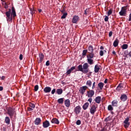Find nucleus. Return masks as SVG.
I'll return each instance as SVG.
<instances>
[{"instance_id":"ddd939ff","label":"nucleus","mask_w":131,"mask_h":131,"mask_svg":"<svg viewBox=\"0 0 131 131\" xmlns=\"http://www.w3.org/2000/svg\"><path fill=\"white\" fill-rule=\"evenodd\" d=\"M50 125V122L49 121L46 120L45 121L43 122L42 126L43 127H44V128H47V127H49Z\"/></svg>"},{"instance_id":"473e14b6","label":"nucleus","mask_w":131,"mask_h":131,"mask_svg":"<svg viewBox=\"0 0 131 131\" xmlns=\"http://www.w3.org/2000/svg\"><path fill=\"white\" fill-rule=\"evenodd\" d=\"M92 81L91 80L87 81L86 83V85H88V86H89V88H92Z\"/></svg>"},{"instance_id":"e2e57ef3","label":"nucleus","mask_w":131,"mask_h":131,"mask_svg":"<svg viewBox=\"0 0 131 131\" xmlns=\"http://www.w3.org/2000/svg\"><path fill=\"white\" fill-rule=\"evenodd\" d=\"M61 13H64V12H65V9L63 8V9L62 10L60 11Z\"/></svg>"},{"instance_id":"5fc2aeb1","label":"nucleus","mask_w":131,"mask_h":131,"mask_svg":"<svg viewBox=\"0 0 131 131\" xmlns=\"http://www.w3.org/2000/svg\"><path fill=\"white\" fill-rule=\"evenodd\" d=\"M19 59L20 60H23V55L20 54V55H19Z\"/></svg>"},{"instance_id":"72a5a7b5","label":"nucleus","mask_w":131,"mask_h":131,"mask_svg":"<svg viewBox=\"0 0 131 131\" xmlns=\"http://www.w3.org/2000/svg\"><path fill=\"white\" fill-rule=\"evenodd\" d=\"M30 14L32 15V17L33 16V14L35 13V10L34 8H30Z\"/></svg>"},{"instance_id":"a878e982","label":"nucleus","mask_w":131,"mask_h":131,"mask_svg":"<svg viewBox=\"0 0 131 131\" xmlns=\"http://www.w3.org/2000/svg\"><path fill=\"white\" fill-rule=\"evenodd\" d=\"M86 60L88 64L89 65H93L95 63L94 62V59H90L87 58Z\"/></svg>"},{"instance_id":"1a4fd4ad","label":"nucleus","mask_w":131,"mask_h":131,"mask_svg":"<svg viewBox=\"0 0 131 131\" xmlns=\"http://www.w3.org/2000/svg\"><path fill=\"white\" fill-rule=\"evenodd\" d=\"M80 111H81V107L79 105L77 106L74 109V112L77 115L79 114V113H80Z\"/></svg>"},{"instance_id":"338daca9","label":"nucleus","mask_w":131,"mask_h":131,"mask_svg":"<svg viewBox=\"0 0 131 131\" xmlns=\"http://www.w3.org/2000/svg\"><path fill=\"white\" fill-rule=\"evenodd\" d=\"M38 11L39 13H41V11H42L41 9H38Z\"/></svg>"},{"instance_id":"603ef678","label":"nucleus","mask_w":131,"mask_h":131,"mask_svg":"<svg viewBox=\"0 0 131 131\" xmlns=\"http://www.w3.org/2000/svg\"><path fill=\"white\" fill-rule=\"evenodd\" d=\"M46 66H50V60H48L46 63Z\"/></svg>"},{"instance_id":"dca6fc26","label":"nucleus","mask_w":131,"mask_h":131,"mask_svg":"<svg viewBox=\"0 0 131 131\" xmlns=\"http://www.w3.org/2000/svg\"><path fill=\"white\" fill-rule=\"evenodd\" d=\"M39 60L38 61V63H41L42 61H43V58H45V55H43V54L41 53L39 55Z\"/></svg>"},{"instance_id":"6e6552de","label":"nucleus","mask_w":131,"mask_h":131,"mask_svg":"<svg viewBox=\"0 0 131 131\" xmlns=\"http://www.w3.org/2000/svg\"><path fill=\"white\" fill-rule=\"evenodd\" d=\"M97 111V107L95 105H92L90 108V113L92 115L95 114V113Z\"/></svg>"},{"instance_id":"f03ea898","label":"nucleus","mask_w":131,"mask_h":131,"mask_svg":"<svg viewBox=\"0 0 131 131\" xmlns=\"http://www.w3.org/2000/svg\"><path fill=\"white\" fill-rule=\"evenodd\" d=\"M129 7V6L128 5H127L126 6L122 7L120 12L119 13L120 16H126V13H127V8Z\"/></svg>"},{"instance_id":"5701e85b","label":"nucleus","mask_w":131,"mask_h":131,"mask_svg":"<svg viewBox=\"0 0 131 131\" xmlns=\"http://www.w3.org/2000/svg\"><path fill=\"white\" fill-rule=\"evenodd\" d=\"M112 105L113 107H117L118 105V101L117 100H114L112 102Z\"/></svg>"},{"instance_id":"c9c22d12","label":"nucleus","mask_w":131,"mask_h":131,"mask_svg":"<svg viewBox=\"0 0 131 131\" xmlns=\"http://www.w3.org/2000/svg\"><path fill=\"white\" fill-rule=\"evenodd\" d=\"M67 15H68V13L67 12H65L63 14V15L61 17V19H66V17H67Z\"/></svg>"},{"instance_id":"4468645a","label":"nucleus","mask_w":131,"mask_h":131,"mask_svg":"<svg viewBox=\"0 0 131 131\" xmlns=\"http://www.w3.org/2000/svg\"><path fill=\"white\" fill-rule=\"evenodd\" d=\"M51 91H52V88L49 86H46L43 89V92L44 93H51Z\"/></svg>"},{"instance_id":"0eeeda50","label":"nucleus","mask_w":131,"mask_h":131,"mask_svg":"<svg viewBox=\"0 0 131 131\" xmlns=\"http://www.w3.org/2000/svg\"><path fill=\"white\" fill-rule=\"evenodd\" d=\"M95 95V91L93 90H90L87 91V96L88 98H93V96Z\"/></svg>"},{"instance_id":"7c9ffc66","label":"nucleus","mask_w":131,"mask_h":131,"mask_svg":"<svg viewBox=\"0 0 131 131\" xmlns=\"http://www.w3.org/2000/svg\"><path fill=\"white\" fill-rule=\"evenodd\" d=\"M98 86L100 89V90H103V88H104V83L100 82L98 84Z\"/></svg>"},{"instance_id":"13d9d810","label":"nucleus","mask_w":131,"mask_h":131,"mask_svg":"<svg viewBox=\"0 0 131 131\" xmlns=\"http://www.w3.org/2000/svg\"><path fill=\"white\" fill-rule=\"evenodd\" d=\"M104 82V83H108V79H105Z\"/></svg>"},{"instance_id":"bb28decb","label":"nucleus","mask_w":131,"mask_h":131,"mask_svg":"<svg viewBox=\"0 0 131 131\" xmlns=\"http://www.w3.org/2000/svg\"><path fill=\"white\" fill-rule=\"evenodd\" d=\"M95 101L96 103H97V104H100V103H101L100 96H97V97H96Z\"/></svg>"},{"instance_id":"7ed1b4c3","label":"nucleus","mask_w":131,"mask_h":131,"mask_svg":"<svg viewBox=\"0 0 131 131\" xmlns=\"http://www.w3.org/2000/svg\"><path fill=\"white\" fill-rule=\"evenodd\" d=\"M90 67V65H89V63L85 62L83 65V73L84 74H86V73H88L89 72V68Z\"/></svg>"},{"instance_id":"39448f33","label":"nucleus","mask_w":131,"mask_h":131,"mask_svg":"<svg viewBox=\"0 0 131 131\" xmlns=\"http://www.w3.org/2000/svg\"><path fill=\"white\" fill-rule=\"evenodd\" d=\"M128 121H129V118H126L123 122V123H124V127L125 128H127L128 126H129L130 123Z\"/></svg>"},{"instance_id":"412c9836","label":"nucleus","mask_w":131,"mask_h":131,"mask_svg":"<svg viewBox=\"0 0 131 131\" xmlns=\"http://www.w3.org/2000/svg\"><path fill=\"white\" fill-rule=\"evenodd\" d=\"M5 122L7 124V125H9L11 122V120L10 119V118L9 117H6L5 119Z\"/></svg>"},{"instance_id":"f3484780","label":"nucleus","mask_w":131,"mask_h":131,"mask_svg":"<svg viewBox=\"0 0 131 131\" xmlns=\"http://www.w3.org/2000/svg\"><path fill=\"white\" fill-rule=\"evenodd\" d=\"M95 57V54L93 53H89L86 55V58L87 59H94V57Z\"/></svg>"},{"instance_id":"69168bd1","label":"nucleus","mask_w":131,"mask_h":131,"mask_svg":"<svg viewBox=\"0 0 131 131\" xmlns=\"http://www.w3.org/2000/svg\"><path fill=\"white\" fill-rule=\"evenodd\" d=\"M100 49V50H104V47L101 46Z\"/></svg>"},{"instance_id":"bf43d9fd","label":"nucleus","mask_w":131,"mask_h":131,"mask_svg":"<svg viewBox=\"0 0 131 131\" xmlns=\"http://www.w3.org/2000/svg\"><path fill=\"white\" fill-rule=\"evenodd\" d=\"M5 78H6V77H5L4 76H3L1 77V79H2V80H5Z\"/></svg>"},{"instance_id":"c756f323","label":"nucleus","mask_w":131,"mask_h":131,"mask_svg":"<svg viewBox=\"0 0 131 131\" xmlns=\"http://www.w3.org/2000/svg\"><path fill=\"white\" fill-rule=\"evenodd\" d=\"M56 94H57V95H62V94H63V89H57Z\"/></svg>"},{"instance_id":"6e6d98bb","label":"nucleus","mask_w":131,"mask_h":131,"mask_svg":"<svg viewBox=\"0 0 131 131\" xmlns=\"http://www.w3.org/2000/svg\"><path fill=\"white\" fill-rule=\"evenodd\" d=\"M5 9H8L9 8V6H8V4H7V3H5V6H4Z\"/></svg>"},{"instance_id":"de8ad7c7","label":"nucleus","mask_w":131,"mask_h":131,"mask_svg":"<svg viewBox=\"0 0 131 131\" xmlns=\"http://www.w3.org/2000/svg\"><path fill=\"white\" fill-rule=\"evenodd\" d=\"M93 101V98H90L88 100V102H89L91 104V103H92V102Z\"/></svg>"},{"instance_id":"79ce46f5","label":"nucleus","mask_w":131,"mask_h":131,"mask_svg":"<svg viewBox=\"0 0 131 131\" xmlns=\"http://www.w3.org/2000/svg\"><path fill=\"white\" fill-rule=\"evenodd\" d=\"M34 91H35V92H37V91H38V85H35Z\"/></svg>"},{"instance_id":"a18cd8bd","label":"nucleus","mask_w":131,"mask_h":131,"mask_svg":"<svg viewBox=\"0 0 131 131\" xmlns=\"http://www.w3.org/2000/svg\"><path fill=\"white\" fill-rule=\"evenodd\" d=\"M108 20H109V17H108V16L105 15L104 18L105 22H108Z\"/></svg>"},{"instance_id":"2f4dec72","label":"nucleus","mask_w":131,"mask_h":131,"mask_svg":"<svg viewBox=\"0 0 131 131\" xmlns=\"http://www.w3.org/2000/svg\"><path fill=\"white\" fill-rule=\"evenodd\" d=\"M57 102L59 104H63L64 103V98L58 99Z\"/></svg>"},{"instance_id":"8fccbe9b","label":"nucleus","mask_w":131,"mask_h":131,"mask_svg":"<svg viewBox=\"0 0 131 131\" xmlns=\"http://www.w3.org/2000/svg\"><path fill=\"white\" fill-rule=\"evenodd\" d=\"M55 93H56V89H54L52 91H51V94L52 95H54V94H55Z\"/></svg>"},{"instance_id":"49530a36","label":"nucleus","mask_w":131,"mask_h":131,"mask_svg":"<svg viewBox=\"0 0 131 131\" xmlns=\"http://www.w3.org/2000/svg\"><path fill=\"white\" fill-rule=\"evenodd\" d=\"M99 54H100V56H104V51H103V50L100 51Z\"/></svg>"},{"instance_id":"052dcab7","label":"nucleus","mask_w":131,"mask_h":131,"mask_svg":"<svg viewBox=\"0 0 131 131\" xmlns=\"http://www.w3.org/2000/svg\"><path fill=\"white\" fill-rule=\"evenodd\" d=\"M112 54H113V55H115V56H116V52H115V51H113Z\"/></svg>"},{"instance_id":"58836bf2","label":"nucleus","mask_w":131,"mask_h":131,"mask_svg":"<svg viewBox=\"0 0 131 131\" xmlns=\"http://www.w3.org/2000/svg\"><path fill=\"white\" fill-rule=\"evenodd\" d=\"M84 15H88V14H89V13H90V8H87L84 10Z\"/></svg>"},{"instance_id":"0e129e2a","label":"nucleus","mask_w":131,"mask_h":131,"mask_svg":"<svg viewBox=\"0 0 131 131\" xmlns=\"http://www.w3.org/2000/svg\"><path fill=\"white\" fill-rule=\"evenodd\" d=\"M128 55L129 57H131V51H130V52L128 53Z\"/></svg>"},{"instance_id":"423d86ee","label":"nucleus","mask_w":131,"mask_h":131,"mask_svg":"<svg viewBox=\"0 0 131 131\" xmlns=\"http://www.w3.org/2000/svg\"><path fill=\"white\" fill-rule=\"evenodd\" d=\"M89 88L88 86H83L80 88L79 92L81 95H84V93H85V91L86 90H88Z\"/></svg>"},{"instance_id":"20e7f679","label":"nucleus","mask_w":131,"mask_h":131,"mask_svg":"<svg viewBox=\"0 0 131 131\" xmlns=\"http://www.w3.org/2000/svg\"><path fill=\"white\" fill-rule=\"evenodd\" d=\"M7 114L9 115L11 118H12V117L14 116V111L12 107H10L8 108H7Z\"/></svg>"},{"instance_id":"c03bdc74","label":"nucleus","mask_w":131,"mask_h":131,"mask_svg":"<svg viewBox=\"0 0 131 131\" xmlns=\"http://www.w3.org/2000/svg\"><path fill=\"white\" fill-rule=\"evenodd\" d=\"M124 55L127 57L128 55V51L126 50L124 52Z\"/></svg>"},{"instance_id":"2eb2a0df","label":"nucleus","mask_w":131,"mask_h":131,"mask_svg":"<svg viewBox=\"0 0 131 131\" xmlns=\"http://www.w3.org/2000/svg\"><path fill=\"white\" fill-rule=\"evenodd\" d=\"M123 89V86L122 85V83L119 84L116 88V90L117 91V92H120V91H122Z\"/></svg>"},{"instance_id":"aec40b11","label":"nucleus","mask_w":131,"mask_h":131,"mask_svg":"<svg viewBox=\"0 0 131 131\" xmlns=\"http://www.w3.org/2000/svg\"><path fill=\"white\" fill-rule=\"evenodd\" d=\"M52 123H54L55 124H59L60 123V122L59 121V120L57 118H53L51 120Z\"/></svg>"},{"instance_id":"f8f14e48","label":"nucleus","mask_w":131,"mask_h":131,"mask_svg":"<svg viewBox=\"0 0 131 131\" xmlns=\"http://www.w3.org/2000/svg\"><path fill=\"white\" fill-rule=\"evenodd\" d=\"M79 20V16L77 15H74L73 17L72 22V23L76 24L77 21Z\"/></svg>"},{"instance_id":"3c124183","label":"nucleus","mask_w":131,"mask_h":131,"mask_svg":"<svg viewBox=\"0 0 131 131\" xmlns=\"http://www.w3.org/2000/svg\"><path fill=\"white\" fill-rule=\"evenodd\" d=\"M128 21H129V22H130L131 21V13L129 14Z\"/></svg>"},{"instance_id":"680f3d73","label":"nucleus","mask_w":131,"mask_h":131,"mask_svg":"<svg viewBox=\"0 0 131 131\" xmlns=\"http://www.w3.org/2000/svg\"><path fill=\"white\" fill-rule=\"evenodd\" d=\"M3 90H4V88L2 86H0V92L3 91Z\"/></svg>"},{"instance_id":"e433bc0d","label":"nucleus","mask_w":131,"mask_h":131,"mask_svg":"<svg viewBox=\"0 0 131 131\" xmlns=\"http://www.w3.org/2000/svg\"><path fill=\"white\" fill-rule=\"evenodd\" d=\"M107 110H108V111H113V107L112 106V105H109L108 106Z\"/></svg>"},{"instance_id":"4d7b16f0","label":"nucleus","mask_w":131,"mask_h":131,"mask_svg":"<svg viewBox=\"0 0 131 131\" xmlns=\"http://www.w3.org/2000/svg\"><path fill=\"white\" fill-rule=\"evenodd\" d=\"M33 111V109H32L31 107H28V111Z\"/></svg>"},{"instance_id":"4c0bfd02","label":"nucleus","mask_w":131,"mask_h":131,"mask_svg":"<svg viewBox=\"0 0 131 131\" xmlns=\"http://www.w3.org/2000/svg\"><path fill=\"white\" fill-rule=\"evenodd\" d=\"M29 106L30 107H31V108H35V105L34 104V103H31V102H30V103H29Z\"/></svg>"},{"instance_id":"a211bd4d","label":"nucleus","mask_w":131,"mask_h":131,"mask_svg":"<svg viewBox=\"0 0 131 131\" xmlns=\"http://www.w3.org/2000/svg\"><path fill=\"white\" fill-rule=\"evenodd\" d=\"M75 69V67H72L70 68V69L68 70L66 72L67 75H69V74H71V72L73 71Z\"/></svg>"},{"instance_id":"774afa93","label":"nucleus","mask_w":131,"mask_h":131,"mask_svg":"<svg viewBox=\"0 0 131 131\" xmlns=\"http://www.w3.org/2000/svg\"><path fill=\"white\" fill-rule=\"evenodd\" d=\"M3 131L6 130V127H3Z\"/></svg>"},{"instance_id":"09e8293b","label":"nucleus","mask_w":131,"mask_h":131,"mask_svg":"<svg viewBox=\"0 0 131 131\" xmlns=\"http://www.w3.org/2000/svg\"><path fill=\"white\" fill-rule=\"evenodd\" d=\"M96 88V82H94L93 84L92 90H94Z\"/></svg>"},{"instance_id":"6ab92c4d","label":"nucleus","mask_w":131,"mask_h":131,"mask_svg":"<svg viewBox=\"0 0 131 131\" xmlns=\"http://www.w3.org/2000/svg\"><path fill=\"white\" fill-rule=\"evenodd\" d=\"M64 105L66 107H67V108H69V107H70V100L66 99V100H64Z\"/></svg>"},{"instance_id":"9b49d317","label":"nucleus","mask_w":131,"mask_h":131,"mask_svg":"<svg viewBox=\"0 0 131 131\" xmlns=\"http://www.w3.org/2000/svg\"><path fill=\"white\" fill-rule=\"evenodd\" d=\"M35 125H40L41 124V119L40 118H37L34 121Z\"/></svg>"},{"instance_id":"9d476101","label":"nucleus","mask_w":131,"mask_h":131,"mask_svg":"<svg viewBox=\"0 0 131 131\" xmlns=\"http://www.w3.org/2000/svg\"><path fill=\"white\" fill-rule=\"evenodd\" d=\"M120 99L122 102H125L127 100V95L126 94H122Z\"/></svg>"},{"instance_id":"393cba45","label":"nucleus","mask_w":131,"mask_h":131,"mask_svg":"<svg viewBox=\"0 0 131 131\" xmlns=\"http://www.w3.org/2000/svg\"><path fill=\"white\" fill-rule=\"evenodd\" d=\"M76 71H81V72H82L83 73V69L82 65L79 64L78 66V70H76Z\"/></svg>"},{"instance_id":"a19ab883","label":"nucleus","mask_w":131,"mask_h":131,"mask_svg":"<svg viewBox=\"0 0 131 131\" xmlns=\"http://www.w3.org/2000/svg\"><path fill=\"white\" fill-rule=\"evenodd\" d=\"M77 125H80L81 124V121L80 120H78L76 122Z\"/></svg>"},{"instance_id":"37998d69","label":"nucleus","mask_w":131,"mask_h":131,"mask_svg":"<svg viewBox=\"0 0 131 131\" xmlns=\"http://www.w3.org/2000/svg\"><path fill=\"white\" fill-rule=\"evenodd\" d=\"M112 10L110 9V10H108L107 12V16H110V15H112Z\"/></svg>"},{"instance_id":"b1692460","label":"nucleus","mask_w":131,"mask_h":131,"mask_svg":"<svg viewBox=\"0 0 131 131\" xmlns=\"http://www.w3.org/2000/svg\"><path fill=\"white\" fill-rule=\"evenodd\" d=\"M88 51L89 53H94V47H93V46L90 45L89 47H88Z\"/></svg>"},{"instance_id":"c85d7f7f","label":"nucleus","mask_w":131,"mask_h":131,"mask_svg":"<svg viewBox=\"0 0 131 131\" xmlns=\"http://www.w3.org/2000/svg\"><path fill=\"white\" fill-rule=\"evenodd\" d=\"M89 106H90V103H89V102H86L84 103L82 106L83 110H86V108H89Z\"/></svg>"},{"instance_id":"f704fd0d","label":"nucleus","mask_w":131,"mask_h":131,"mask_svg":"<svg viewBox=\"0 0 131 131\" xmlns=\"http://www.w3.org/2000/svg\"><path fill=\"white\" fill-rule=\"evenodd\" d=\"M127 48H128V45H127V44H123L121 46V48L122 49V50H126Z\"/></svg>"},{"instance_id":"ea45409f","label":"nucleus","mask_w":131,"mask_h":131,"mask_svg":"<svg viewBox=\"0 0 131 131\" xmlns=\"http://www.w3.org/2000/svg\"><path fill=\"white\" fill-rule=\"evenodd\" d=\"M86 53H88V50H84L82 52V56H85L86 55Z\"/></svg>"},{"instance_id":"4be33fe9","label":"nucleus","mask_w":131,"mask_h":131,"mask_svg":"<svg viewBox=\"0 0 131 131\" xmlns=\"http://www.w3.org/2000/svg\"><path fill=\"white\" fill-rule=\"evenodd\" d=\"M119 43V40L116 38L115 40L114 41L113 46L115 48H116L118 46Z\"/></svg>"},{"instance_id":"cd10ccee","label":"nucleus","mask_w":131,"mask_h":131,"mask_svg":"<svg viewBox=\"0 0 131 131\" xmlns=\"http://www.w3.org/2000/svg\"><path fill=\"white\" fill-rule=\"evenodd\" d=\"M99 70H100V67H99V66L97 64L95 65L94 67V72H95V73H98Z\"/></svg>"},{"instance_id":"f257e3e1","label":"nucleus","mask_w":131,"mask_h":131,"mask_svg":"<svg viewBox=\"0 0 131 131\" xmlns=\"http://www.w3.org/2000/svg\"><path fill=\"white\" fill-rule=\"evenodd\" d=\"M6 15L7 21H9L10 22H13V18H15L17 15L16 14V10L15 7H12V12L11 13V9H9V11L5 13Z\"/></svg>"},{"instance_id":"864d4df0","label":"nucleus","mask_w":131,"mask_h":131,"mask_svg":"<svg viewBox=\"0 0 131 131\" xmlns=\"http://www.w3.org/2000/svg\"><path fill=\"white\" fill-rule=\"evenodd\" d=\"M113 34V33L112 32V31H111L109 32V34H108V36L110 37H111V36H112V34Z\"/></svg>"}]
</instances>
